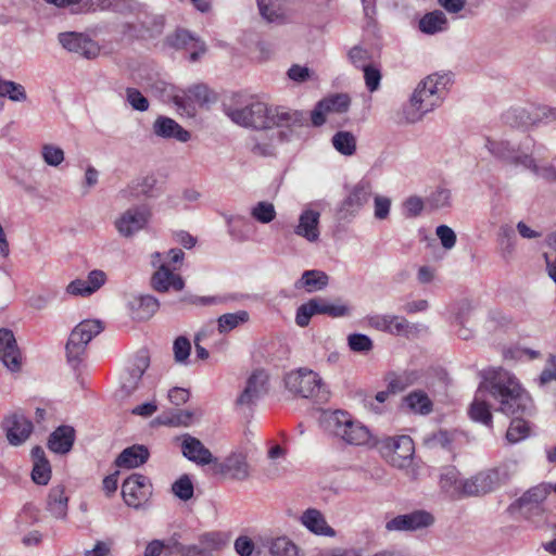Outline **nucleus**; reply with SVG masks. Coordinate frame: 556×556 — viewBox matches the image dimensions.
<instances>
[{
	"mask_svg": "<svg viewBox=\"0 0 556 556\" xmlns=\"http://www.w3.org/2000/svg\"><path fill=\"white\" fill-rule=\"evenodd\" d=\"M480 376L482 380L468 409L469 417L473 421L488 428L493 427L491 408L485 401L486 395L497 404V410L504 415L526 414L531 409V396L509 371L503 368H490L481 371Z\"/></svg>",
	"mask_w": 556,
	"mask_h": 556,
	"instance_id": "1",
	"label": "nucleus"
},
{
	"mask_svg": "<svg viewBox=\"0 0 556 556\" xmlns=\"http://www.w3.org/2000/svg\"><path fill=\"white\" fill-rule=\"evenodd\" d=\"M450 73H433L421 79L400 111V122L414 125L439 109L452 85Z\"/></svg>",
	"mask_w": 556,
	"mask_h": 556,
	"instance_id": "2",
	"label": "nucleus"
},
{
	"mask_svg": "<svg viewBox=\"0 0 556 556\" xmlns=\"http://www.w3.org/2000/svg\"><path fill=\"white\" fill-rule=\"evenodd\" d=\"M224 113L235 124L255 129H269L274 126H304L306 116L301 111L282 106H268L264 102H251L242 108L224 104Z\"/></svg>",
	"mask_w": 556,
	"mask_h": 556,
	"instance_id": "3",
	"label": "nucleus"
},
{
	"mask_svg": "<svg viewBox=\"0 0 556 556\" xmlns=\"http://www.w3.org/2000/svg\"><path fill=\"white\" fill-rule=\"evenodd\" d=\"M328 430L350 445H365L371 439L369 429L345 410H334L325 417Z\"/></svg>",
	"mask_w": 556,
	"mask_h": 556,
	"instance_id": "4",
	"label": "nucleus"
},
{
	"mask_svg": "<svg viewBox=\"0 0 556 556\" xmlns=\"http://www.w3.org/2000/svg\"><path fill=\"white\" fill-rule=\"evenodd\" d=\"M104 326L101 320L86 319L80 321L71 332L66 343V357L67 362L76 368L86 352L88 343L100 332Z\"/></svg>",
	"mask_w": 556,
	"mask_h": 556,
	"instance_id": "5",
	"label": "nucleus"
},
{
	"mask_svg": "<svg viewBox=\"0 0 556 556\" xmlns=\"http://www.w3.org/2000/svg\"><path fill=\"white\" fill-rule=\"evenodd\" d=\"M503 121L514 128H528L540 123L556 121V108L545 105H529L510 108L503 114Z\"/></svg>",
	"mask_w": 556,
	"mask_h": 556,
	"instance_id": "6",
	"label": "nucleus"
},
{
	"mask_svg": "<svg viewBox=\"0 0 556 556\" xmlns=\"http://www.w3.org/2000/svg\"><path fill=\"white\" fill-rule=\"evenodd\" d=\"M286 388L302 397H317L324 400L325 392L323 390V380L318 374L313 370L300 368L291 371L285 377Z\"/></svg>",
	"mask_w": 556,
	"mask_h": 556,
	"instance_id": "7",
	"label": "nucleus"
},
{
	"mask_svg": "<svg viewBox=\"0 0 556 556\" xmlns=\"http://www.w3.org/2000/svg\"><path fill=\"white\" fill-rule=\"evenodd\" d=\"M485 148L488 151L502 161H505L515 166H522L526 169H530L532 173H539L538 164L533 156L527 153L520 152L515 149L508 141H495L486 139Z\"/></svg>",
	"mask_w": 556,
	"mask_h": 556,
	"instance_id": "8",
	"label": "nucleus"
},
{
	"mask_svg": "<svg viewBox=\"0 0 556 556\" xmlns=\"http://www.w3.org/2000/svg\"><path fill=\"white\" fill-rule=\"evenodd\" d=\"M1 429L10 445L20 446L31 435L34 425L22 412H13L4 416Z\"/></svg>",
	"mask_w": 556,
	"mask_h": 556,
	"instance_id": "9",
	"label": "nucleus"
},
{
	"mask_svg": "<svg viewBox=\"0 0 556 556\" xmlns=\"http://www.w3.org/2000/svg\"><path fill=\"white\" fill-rule=\"evenodd\" d=\"M435 521L434 516L424 509L397 515L386 523L388 531L415 532L430 528Z\"/></svg>",
	"mask_w": 556,
	"mask_h": 556,
	"instance_id": "10",
	"label": "nucleus"
},
{
	"mask_svg": "<svg viewBox=\"0 0 556 556\" xmlns=\"http://www.w3.org/2000/svg\"><path fill=\"white\" fill-rule=\"evenodd\" d=\"M152 494V484L147 476L132 473L122 485V495L129 507L139 508Z\"/></svg>",
	"mask_w": 556,
	"mask_h": 556,
	"instance_id": "11",
	"label": "nucleus"
},
{
	"mask_svg": "<svg viewBox=\"0 0 556 556\" xmlns=\"http://www.w3.org/2000/svg\"><path fill=\"white\" fill-rule=\"evenodd\" d=\"M384 450H388V462L396 468L409 466L415 451L408 435L384 439Z\"/></svg>",
	"mask_w": 556,
	"mask_h": 556,
	"instance_id": "12",
	"label": "nucleus"
},
{
	"mask_svg": "<svg viewBox=\"0 0 556 556\" xmlns=\"http://www.w3.org/2000/svg\"><path fill=\"white\" fill-rule=\"evenodd\" d=\"M150 212L144 206H135L126 210L114 223L122 237L129 238L146 227Z\"/></svg>",
	"mask_w": 556,
	"mask_h": 556,
	"instance_id": "13",
	"label": "nucleus"
},
{
	"mask_svg": "<svg viewBox=\"0 0 556 556\" xmlns=\"http://www.w3.org/2000/svg\"><path fill=\"white\" fill-rule=\"evenodd\" d=\"M551 492V484H539L525 492L513 504V508H518L521 514L529 518L531 515H542V503Z\"/></svg>",
	"mask_w": 556,
	"mask_h": 556,
	"instance_id": "14",
	"label": "nucleus"
},
{
	"mask_svg": "<svg viewBox=\"0 0 556 556\" xmlns=\"http://www.w3.org/2000/svg\"><path fill=\"white\" fill-rule=\"evenodd\" d=\"M0 359L12 372H17L22 367V353L12 330L0 329Z\"/></svg>",
	"mask_w": 556,
	"mask_h": 556,
	"instance_id": "15",
	"label": "nucleus"
},
{
	"mask_svg": "<svg viewBox=\"0 0 556 556\" xmlns=\"http://www.w3.org/2000/svg\"><path fill=\"white\" fill-rule=\"evenodd\" d=\"M58 39L64 49L87 59H93L99 53L97 43L84 34L75 31L60 33Z\"/></svg>",
	"mask_w": 556,
	"mask_h": 556,
	"instance_id": "16",
	"label": "nucleus"
},
{
	"mask_svg": "<svg viewBox=\"0 0 556 556\" xmlns=\"http://www.w3.org/2000/svg\"><path fill=\"white\" fill-rule=\"evenodd\" d=\"M498 472L486 470L464 480L463 497L480 496L494 491L498 486Z\"/></svg>",
	"mask_w": 556,
	"mask_h": 556,
	"instance_id": "17",
	"label": "nucleus"
},
{
	"mask_svg": "<svg viewBox=\"0 0 556 556\" xmlns=\"http://www.w3.org/2000/svg\"><path fill=\"white\" fill-rule=\"evenodd\" d=\"M150 365L149 357L141 353L138 354L131 366L121 376L119 392L123 396L131 395L139 387L141 378Z\"/></svg>",
	"mask_w": 556,
	"mask_h": 556,
	"instance_id": "18",
	"label": "nucleus"
},
{
	"mask_svg": "<svg viewBox=\"0 0 556 556\" xmlns=\"http://www.w3.org/2000/svg\"><path fill=\"white\" fill-rule=\"evenodd\" d=\"M268 377L264 370H255L249 377L245 388L236 401L237 406L251 407L266 392Z\"/></svg>",
	"mask_w": 556,
	"mask_h": 556,
	"instance_id": "19",
	"label": "nucleus"
},
{
	"mask_svg": "<svg viewBox=\"0 0 556 556\" xmlns=\"http://www.w3.org/2000/svg\"><path fill=\"white\" fill-rule=\"evenodd\" d=\"M371 194V185L368 180H361L342 202L339 208V217L341 219L353 216L359 207L366 203Z\"/></svg>",
	"mask_w": 556,
	"mask_h": 556,
	"instance_id": "20",
	"label": "nucleus"
},
{
	"mask_svg": "<svg viewBox=\"0 0 556 556\" xmlns=\"http://www.w3.org/2000/svg\"><path fill=\"white\" fill-rule=\"evenodd\" d=\"M181 453L188 460L200 466L217 462V458L213 456L211 451L199 439L190 434L182 437Z\"/></svg>",
	"mask_w": 556,
	"mask_h": 556,
	"instance_id": "21",
	"label": "nucleus"
},
{
	"mask_svg": "<svg viewBox=\"0 0 556 556\" xmlns=\"http://www.w3.org/2000/svg\"><path fill=\"white\" fill-rule=\"evenodd\" d=\"M214 464L217 472L227 475L235 480H245L249 477V465L243 453L233 452L224 462Z\"/></svg>",
	"mask_w": 556,
	"mask_h": 556,
	"instance_id": "22",
	"label": "nucleus"
},
{
	"mask_svg": "<svg viewBox=\"0 0 556 556\" xmlns=\"http://www.w3.org/2000/svg\"><path fill=\"white\" fill-rule=\"evenodd\" d=\"M153 132L155 136L164 139H176L179 142H187L191 135L182 128L175 119L167 116H157L153 123Z\"/></svg>",
	"mask_w": 556,
	"mask_h": 556,
	"instance_id": "23",
	"label": "nucleus"
},
{
	"mask_svg": "<svg viewBox=\"0 0 556 556\" xmlns=\"http://www.w3.org/2000/svg\"><path fill=\"white\" fill-rule=\"evenodd\" d=\"M169 43L177 49H186L190 51L189 59L195 62L205 53L206 47L203 41L194 37L187 29H177L176 33L169 38Z\"/></svg>",
	"mask_w": 556,
	"mask_h": 556,
	"instance_id": "24",
	"label": "nucleus"
},
{
	"mask_svg": "<svg viewBox=\"0 0 556 556\" xmlns=\"http://www.w3.org/2000/svg\"><path fill=\"white\" fill-rule=\"evenodd\" d=\"M150 452L146 445L134 444L124 448L114 460V465L122 469H134L142 466L149 459Z\"/></svg>",
	"mask_w": 556,
	"mask_h": 556,
	"instance_id": "25",
	"label": "nucleus"
},
{
	"mask_svg": "<svg viewBox=\"0 0 556 556\" xmlns=\"http://www.w3.org/2000/svg\"><path fill=\"white\" fill-rule=\"evenodd\" d=\"M151 286L157 292H167L170 288L181 291L185 281L179 275L174 274L167 264H162L151 277Z\"/></svg>",
	"mask_w": 556,
	"mask_h": 556,
	"instance_id": "26",
	"label": "nucleus"
},
{
	"mask_svg": "<svg viewBox=\"0 0 556 556\" xmlns=\"http://www.w3.org/2000/svg\"><path fill=\"white\" fill-rule=\"evenodd\" d=\"M156 178L153 175L143 176L132 180L126 188L119 191V195L125 200L137 199L141 195H156Z\"/></svg>",
	"mask_w": 556,
	"mask_h": 556,
	"instance_id": "27",
	"label": "nucleus"
},
{
	"mask_svg": "<svg viewBox=\"0 0 556 556\" xmlns=\"http://www.w3.org/2000/svg\"><path fill=\"white\" fill-rule=\"evenodd\" d=\"M302 525L312 533L321 536L333 538L336 531L331 528L320 510L316 508H307L301 516Z\"/></svg>",
	"mask_w": 556,
	"mask_h": 556,
	"instance_id": "28",
	"label": "nucleus"
},
{
	"mask_svg": "<svg viewBox=\"0 0 556 556\" xmlns=\"http://www.w3.org/2000/svg\"><path fill=\"white\" fill-rule=\"evenodd\" d=\"M131 317L136 320L150 319L160 308V302L150 294L136 295L129 301Z\"/></svg>",
	"mask_w": 556,
	"mask_h": 556,
	"instance_id": "29",
	"label": "nucleus"
},
{
	"mask_svg": "<svg viewBox=\"0 0 556 556\" xmlns=\"http://www.w3.org/2000/svg\"><path fill=\"white\" fill-rule=\"evenodd\" d=\"M319 212L304 210L300 215L294 232L309 242H316L319 239Z\"/></svg>",
	"mask_w": 556,
	"mask_h": 556,
	"instance_id": "30",
	"label": "nucleus"
},
{
	"mask_svg": "<svg viewBox=\"0 0 556 556\" xmlns=\"http://www.w3.org/2000/svg\"><path fill=\"white\" fill-rule=\"evenodd\" d=\"M75 430L71 426L58 427L48 439V447L58 454H66L73 447Z\"/></svg>",
	"mask_w": 556,
	"mask_h": 556,
	"instance_id": "31",
	"label": "nucleus"
},
{
	"mask_svg": "<svg viewBox=\"0 0 556 556\" xmlns=\"http://www.w3.org/2000/svg\"><path fill=\"white\" fill-rule=\"evenodd\" d=\"M427 330V327L419 324H410L404 317L384 316V331L406 338L416 337L419 332Z\"/></svg>",
	"mask_w": 556,
	"mask_h": 556,
	"instance_id": "32",
	"label": "nucleus"
},
{
	"mask_svg": "<svg viewBox=\"0 0 556 556\" xmlns=\"http://www.w3.org/2000/svg\"><path fill=\"white\" fill-rule=\"evenodd\" d=\"M459 476V471L454 466H447L441 470L440 488L452 498L463 497L464 480Z\"/></svg>",
	"mask_w": 556,
	"mask_h": 556,
	"instance_id": "33",
	"label": "nucleus"
},
{
	"mask_svg": "<svg viewBox=\"0 0 556 556\" xmlns=\"http://www.w3.org/2000/svg\"><path fill=\"white\" fill-rule=\"evenodd\" d=\"M404 406L413 414L427 416L433 410V403L422 390L409 392L403 399Z\"/></svg>",
	"mask_w": 556,
	"mask_h": 556,
	"instance_id": "34",
	"label": "nucleus"
},
{
	"mask_svg": "<svg viewBox=\"0 0 556 556\" xmlns=\"http://www.w3.org/2000/svg\"><path fill=\"white\" fill-rule=\"evenodd\" d=\"M314 308L317 314L330 316L332 318L345 317L352 314V306L348 303L338 300L336 302H329L323 298L312 299Z\"/></svg>",
	"mask_w": 556,
	"mask_h": 556,
	"instance_id": "35",
	"label": "nucleus"
},
{
	"mask_svg": "<svg viewBox=\"0 0 556 556\" xmlns=\"http://www.w3.org/2000/svg\"><path fill=\"white\" fill-rule=\"evenodd\" d=\"M68 497L65 495L63 485H55L50 489L47 500L49 513L56 519H65L67 516Z\"/></svg>",
	"mask_w": 556,
	"mask_h": 556,
	"instance_id": "36",
	"label": "nucleus"
},
{
	"mask_svg": "<svg viewBox=\"0 0 556 556\" xmlns=\"http://www.w3.org/2000/svg\"><path fill=\"white\" fill-rule=\"evenodd\" d=\"M421 33L434 35L445 31L448 27V21L445 13L441 10H434L426 13L418 23Z\"/></svg>",
	"mask_w": 556,
	"mask_h": 556,
	"instance_id": "37",
	"label": "nucleus"
},
{
	"mask_svg": "<svg viewBox=\"0 0 556 556\" xmlns=\"http://www.w3.org/2000/svg\"><path fill=\"white\" fill-rule=\"evenodd\" d=\"M329 277L325 271L311 269L305 270L301 278L295 281V289L304 288L307 292H316L325 289L328 286Z\"/></svg>",
	"mask_w": 556,
	"mask_h": 556,
	"instance_id": "38",
	"label": "nucleus"
},
{
	"mask_svg": "<svg viewBox=\"0 0 556 556\" xmlns=\"http://www.w3.org/2000/svg\"><path fill=\"white\" fill-rule=\"evenodd\" d=\"M225 219L228 226V233L237 241H245L250 237L252 229L251 222L241 215H225Z\"/></svg>",
	"mask_w": 556,
	"mask_h": 556,
	"instance_id": "39",
	"label": "nucleus"
},
{
	"mask_svg": "<svg viewBox=\"0 0 556 556\" xmlns=\"http://www.w3.org/2000/svg\"><path fill=\"white\" fill-rule=\"evenodd\" d=\"M533 408V406L531 407ZM532 409L526 414L511 415L514 418L506 432V440L510 444L519 443L529 435V427L527 421L522 418L523 416L530 415Z\"/></svg>",
	"mask_w": 556,
	"mask_h": 556,
	"instance_id": "40",
	"label": "nucleus"
},
{
	"mask_svg": "<svg viewBox=\"0 0 556 556\" xmlns=\"http://www.w3.org/2000/svg\"><path fill=\"white\" fill-rule=\"evenodd\" d=\"M452 203H453L452 191L444 186H438L426 198V204L430 211H440V210L450 208V207H452Z\"/></svg>",
	"mask_w": 556,
	"mask_h": 556,
	"instance_id": "41",
	"label": "nucleus"
},
{
	"mask_svg": "<svg viewBox=\"0 0 556 556\" xmlns=\"http://www.w3.org/2000/svg\"><path fill=\"white\" fill-rule=\"evenodd\" d=\"M250 318L247 311H238L235 313H226L218 317L217 329L219 333H227L236 329L238 326L245 324Z\"/></svg>",
	"mask_w": 556,
	"mask_h": 556,
	"instance_id": "42",
	"label": "nucleus"
},
{
	"mask_svg": "<svg viewBox=\"0 0 556 556\" xmlns=\"http://www.w3.org/2000/svg\"><path fill=\"white\" fill-rule=\"evenodd\" d=\"M333 148L342 155L351 156L356 152V137L346 130L337 131L331 139Z\"/></svg>",
	"mask_w": 556,
	"mask_h": 556,
	"instance_id": "43",
	"label": "nucleus"
},
{
	"mask_svg": "<svg viewBox=\"0 0 556 556\" xmlns=\"http://www.w3.org/2000/svg\"><path fill=\"white\" fill-rule=\"evenodd\" d=\"M226 541L225 534L220 531H208L199 535V544L208 556H213L214 552L219 551Z\"/></svg>",
	"mask_w": 556,
	"mask_h": 556,
	"instance_id": "44",
	"label": "nucleus"
},
{
	"mask_svg": "<svg viewBox=\"0 0 556 556\" xmlns=\"http://www.w3.org/2000/svg\"><path fill=\"white\" fill-rule=\"evenodd\" d=\"M267 546L271 556H298V547L286 536L268 540Z\"/></svg>",
	"mask_w": 556,
	"mask_h": 556,
	"instance_id": "45",
	"label": "nucleus"
},
{
	"mask_svg": "<svg viewBox=\"0 0 556 556\" xmlns=\"http://www.w3.org/2000/svg\"><path fill=\"white\" fill-rule=\"evenodd\" d=\"M0 97H7L14 102H24L27 93L21 84L0 78Z\"/></svg>",
	"mask_w": 556,
	"mask_h": 556,
	"instance_id": "46",
	"label": "nucleus"
},
{
	"mask_svg": "<svg viewBox=\"0 0 556 556\" xmlns=\"http://www.w3.org/2000/svg\"><path fill=\"white\" fill-rule=\"evenodd\" d=\"M418 376L415 371H405L400 375H391L388 383V392L395 394L412 386Z\"/></svg>",
	"mask_w": 556,
	"mask_h": 556,
	"instance_id": "47",
	"label": "nucleus"
},
{
	"mask_svg": "<svg viewBox=\"0 0 556 556\" xmlns=\"http://www.w3.org/2000/svg\"><path fill=\"white\" fill-rule=\"evenodd\" d=\"M261 15L267 22H280L283 20V12L278 0H256Z\"/></svg>",
	"mask_w": 556,
	"mask_h": 556,
	"instance_id": "48",
	"label": "nucleus"
},
{
	"mask_svg": "<svg viewBox=\"0 0 556 556\" xmlns=\"http://www.w3.org/2000/svg\"><path fill=\"white\" fill-rule=\"evenodd\" d=\"M534 382L539 388H545L552 382H556V354H549L545 366Z\"/></svg>",
	"mask_w": 556,
	"mask_h": 556,
	"instance_id": "49",
	"label": "nucleus"
},
{
	"mask_svg": "<svg viewBox=\"0 0 556 556\" xmlns=\"http://www.w3.org/2000/svg\"><path fill=\"white\" fill-rule=\"evenodd\" d=\"M173 493L181 501H189L193 496V483L188 475H182L172 485Z\"/></svg>",
	"mask_w": 556,
	"mask_h": 556,
	"instance_id": "50",
	"label": "nucleus"
},
{
	"mask_svg": "<svg viewBox=\"0 0 556 556\" xmlns=\"http://www.w3.org/2000/svg\"><path fill=\"white\" fill-rule=\"evenodd\" d=\"M251 215L257 222L262 224H268L276 217L275 206L269 202H258L255 206H253Z\"/></svg>",
	"mask_w": 556,
	"mask_h": 556,
	"instance_id": "51",
	"label": "nucleus"
},
{
	"mask_svg": "<svg viewBox=\"0 0 556 556\" xmlns=\"http://www.w3.org/2000/svg\"><path fill=\"white\" fill-rule=\"evenodd\" d=\"M174 358L178 364L187 365L191 352V343L189 339L184 336L176 338L173 344Z\"/></svg>",
	"mask_w": 556,
	"mask_h": 556,
	"instance_id": "52",
	"label": "nucleus"
},
{
	"mask_svg": "<svg viewBox=\"0 0 556 556\" xmlns=\"http://www.w3.org/2000/svg\"><path fill=\"white\" fill-rule=\"evenodd\" d=\"M321 102L329 112L343 113L349 110L350 97L345 93H338L330 98L323 99Z\"/></svg>",
	"mask_w": 556,
	"mask_h": 556,
	"instance_id": "53",
	"label": "nucleus"
},
{
	"mask_svg": "<svg viewBox=\"0 0 556 556\" xmlns=\"http://www.w3.org/2000/svg\"><path fill=\"white\" fill-rule=\"evenodd\" d=\"M41 156L46 164L56 167L64 161V151L54 144H43L41 148Z\"/></svg>",
	"mask_w": 556,
	"mask_h": 556,
	"instance_id": "54",
	"label": "nucleus"
},
{
	"mask_svg": "<svg viewBox=\"0 0 556 556\" xmlns=\"http://www.w3.org/2000/svg\"><path fill=\"white\" fill-rule=\"evenodd\" d=\"M348 345L356 353H367L372 349L371 339L363 333H352L348 337Z\"/></svg>",
	"mask_w": 556,
	"mask_h": 556,
	"instance_id": "55",
	"label": "nucleus"
},
{
	"mask_svg": "<svg viewBox=\"0 0 556 556\" xmlns=\"http://www.w3.org/2000/svg\"><path fill=\"white\" fill-rule=\"evenodd\" d=\"M425 206H427L426 199L424 200L418 195H410L403 203V214L408 218L417 217L421 214Z\"/></svg>",
	"mask_w": 556,
	"mask_h": 556,
	"instance_id": "56",
	"label": "nucleus"
},
{
	"mask_svg": "<svg viewBox=\"0 0 556 556\" xmlns=\"http://www.w3.org/2000/svg\"><path fill=\"white\" fill-rule=\"evenodd\" d=\"M126 100L136 111L146 112L149 109L148 99L136 88H126Z\"/></svg>",
	"mask_w": 556,
	"mask_h": 556,
	"instance_id": "57",
	"label": "nucleus"
},
{
	"mask_svg": "<svg viewBox=\"0 0 556 556\" xmlns=\"http://www.w3.org/2000/svg\"><path fill=\"white\" fill-rule=\"evenodd\" d=\"M31 479L35 483L46 485L51 479V466L49 462L34 464Z\"/></svg>",
	"mask_w": 556,
	"mask_h": 556,
	"instance_id": "58",
	"label": "nucleus"
},
{
	"mask_svg": "<svg viewBox=\"0 0 556 556\" xmlns=\"http://www.w3.org/2000/svg\"><path fill=\"white\" fill-rule=\"evenodd\" d=\"M316 315L313 300L300 305L296 309L295 323L300 327H306L309 324L312 316Z\"/></svg>",
	"mask_w": 556,
	"mask_h": 556,
	"instance_id": "59",
	"label": "nucleus"
},
{
	"mask_svg": "<svg viewBox=\"0 0 556 556\" xmlns=\"http://www.w3.org/2000/svg\"><path fill=\"white\" fill-rule=\"evenodd\" d=\"M435 233L438 238L441 241V244L444 249L451 250L456 244V235L454 230L446 226V225H440L435 229Z\"/></svg>",
	"mask_w": 556,
	"mask_h": 556,
	"instance_id": "60",
	"label": "nucleus"
},
{
	"mask_svg": "<svg viewBox=\"0 0 556 556\" xmlns=\"http://www.w3.org/2000/svg\"><path fill=\"white\" fill-rule=\"evenodd\" d=\"M85 281L88 287L86 290L93 294L105 283L106 275L103 270L94 269L88 274Z\"/></svg>",
	"mask_w": 556,
	"mask_h": 556,
	"instance_id": "61",
	"label": "nucleus"
},
{
	"mask_svg": "<svg viewBox=\"0 0 556 556\" xmlns=\"http://www.w3.org/2000/svg\"><path fill=\"white\" fill-rule=\"evenodd\" d=\"M250 151L257 156H273L275 154V147L271 142H260L255 137L250 139Z\"/></svg>",
	"mask_w": 556,
	"mask_h": 556,
	"instance_id": "62",
	"label": "nucleus"
},
{
	"mask_svg": "<svg viewBox=\"0 0 556 556\" xmlns=\"http://www.w3.org/2000/svg\"><path fill=\"white\" fill-rule=\"evenodd\" d=\"M363 71L367 89L370 92L376 91L379 88V84L381 80L380 71L370 65L364 66Z\"/></svg>",
	"mask_w": 556,
	"mask_h": 556,
	"instance_id": "63",
	"label": "nucleus"
},
{
	"mask_svg": "<svg viewBox=\"0 0 556 556\" xmlns=\"http://www.w3.org/2000/svg\"><path fill=\"white\" fill-rule=\"evenodd\" d=\"M233 547L240 556H251L255 549L253 541L245 535L238 536L235 541Z\"/></svg>",
	"mask_w": 556,
	"mask_h": 556,
	"instance_id": "64",
	"label": "nucleus"
}]
</instances>
